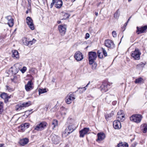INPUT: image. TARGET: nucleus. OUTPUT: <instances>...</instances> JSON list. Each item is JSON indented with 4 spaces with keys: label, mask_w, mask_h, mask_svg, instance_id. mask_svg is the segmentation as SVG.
<instances>
[{
    "label": "nucleus",
    "mask_w": 147,
    "mask_h": 147,
    "mask_svg": "<svg viewBox=\"0 0 147 147\" xmlns=\"http://www.w3.org/2000/svg\"><path fill=\"white\" fill-rule=\"evenodd\" d=\"M90 129L89 128L85 127L79 131L80 137L83 138L84 136L88 134L89 131Z\"/></svg>",
    "instance_id": "12"
},
{
    "label": "nucleus",
    "mask_w": 147,
    "mask_h": 147,
    "mask_svg": "<svg viewBox=\"0 0 147 147\" xmlns=\"http://www.w3.org/2000/svg\"><path fill=\"white\" fill-rule=\"evenodd\" d=\"M121 121L119 120L114 121L113 123V127L115 129H120L121 128Z\"/></svg>",
    "instance_id": "17"
},
{
    "label": "nucleus",
    "mask_w": 147,
    "mask_h": 147,
    "mask_svg": "<svg viewBox=\"0 0 147 147\" xmlns=\"http://www.w3.org/2000/svg\"><path fill=\"white\" fill-rule=\"evenodd\" d=\"M86 38H89V34L88 33H86Z\"/></svg>",
    "instance_id": "52"
},
{
    "label": "nucleus",
    "mask_w": 147,
    "mask_h": 147,
    "mask_svg": "<svg viewBox=\"0 0 147 147\" xmlns=\"http://www.w3.org/2000/svg\"><path fill=\"white\" fill-rule=\"evenodd\" d=\"M101 2H100L98 4H97V6H98L99 5L101 4Z\"/></svg>",
    "instance_id": "62"
},
{
    "label": "nucleus",
    "mask_w": 147,
    "mask_h": 147,
    "mask_svg": "<svg viewBox=\"0 0 147 147\" xmlns=\"http://www.w3.org/2000/svg\"><path fill=\"white\" fill-rule=\"evenodd\" d=\"M10 98V96H8L7 95V97L6 98H7V99H9Z\"/></svg>",
    "instance_id": "57"
},
{
    "label": "nucleus",
    "mask_w": 147,
    "mask_h": 147,
    "mask_svg": "<svg viewBox=\"0 0 147 147\" xmlns=\"http://www.w3.org/2000/svg\"><path fill=\"white\" fill-rule=\"evenodd\" d=\"M137 30L136 32L138 34L145 32V31L147 30V25L139 28L138 26L136 27Z\"/></svg>",
    "instance_id": "14"
},
{
    "label": "nucleus",
    "mask_w": 147,
    "mask_h": 147,
    "mask_svg": "<svg viewBox=\"0 0 147 147\" xmlns=\"http://www.w3.org/2000/svg\"><path fill=\"white\" fill-rule=\"evenodd\" d=\"M55 4V7L57 8H60L63 5L61 0H52V2L51 4L50 8H52L54 5Z\"/></svg>",
    "instance_id": "5"
},
{
    "label": "nucleus",
    "mask_w": 147,
    "mask_h": 147,
    "mask_svg": "<svg viewBox=\"0 0 147 147\" xmlns=\"http://www.w3.org/2000/svg\"><path fill=\"white\" fill-rule=\"evenodd\" d=\"M88 56L89 64H92L97 57L96 53L95 52L90 51L88 53Z\"/></svg>",
    "instance_id": "1"
},
{
    "label": "nucleus",
    "mask_w": 147,
    "mask_h": 147,
    "mask_svg": "<svg viewBox=\"0 0 147 147\" xmlns=\"http://www.w3.org/2000/svg\"><path fill=\"white\" fill-rule=\"evenodd\" d=\"M61 23V21H57V23L59 24L60 23Z\"/></svg>",
    "instance_id": "61"
},
{
    "label": "nucleus",
    "mask_w": 147,
    "mask_h": 147,
    "mask_svg": "<svg viewBox=\"0 0 147 147\" xmlns=\"http://www.w3.org/2000/svg\"><path fill=\"white\" fill-rule=\"evenodd\" d=\"M21 127V129H22V130L24 131L25 130V128H24V127Z\"/></svg>",
    "instance_id": "56"
},
{
    "label": "nucleus",
    "mask_w": 147,
    "mask_h": 147,
    "mask_svg": "<svg viewBox=\"0 0 147 147\" xmlns=\"http://www.w3.org/2000/svg\"><path fill=\"white\" fill-rule=\"evenodd\" d=\"M67 109L63 108V110L61 111V113L62 114L65 115L67 113Z\"/></svg>",
    "instance_id": "44"
},
{
    "label": "nucleus",
    "mask_w": 147,
    "mask_h": 147,
    "mask_svg": "<svg viewBox=\"0 0 147 147\" xmlns=\"http://www.w3.org/2000/svg\"><path fill=\"white\" fill-rule=\"evenodd\" d=\"M76 0H71V1L72 2H74V1H75Z\"/></svg>",
    "instance_id": "64"
},
{
    "label": "nucleus",
    "mask_w": 147,
    "mask_h": 147,
    "mask_svg": "<svg viewBox=\"0 0 147 147\" xmlns=\"http://www.w3.org/2000/svg\"><path fill=\"white\" fill-rule=\"evenodd\" d=\"M12 57L16 58H18L19 57V54L17 51L16 50H13L12 51Z\"/></svg>",
    "instance_id": "21"
},
{
    "label": "nucleus",
    "mask_w": 147,
    "mask_h": 147,
    "mask_svg": "<svg viewBox=\"0 0 147 147\" xmlns=\"http://www.w3.org/2000/svg\"><path fill=\"white\" fill-rule=\"evenodd\" d=\"M55 78H53V80H52V81L53 82H54L55 81Z\"/></svg>",
    "instance_id": "60"
},
{
    "label": "nucleus",
    "mask_w": 147,
    "mask_h": 147,
    "mask_svg": "<svg viewBox=\"0 0 147 147\" xmlns=\"http://www.w3.org/2000/svg\"><path fill=\"white\" fill-rule=\"evenodd\" d=\"M117 117L118 120L123 121L125 119L123 111H119L117 113Z\"/></svg>",
    "instance_id": "11"
},
{
    "label": "nucleus",
    "mask_w": 147,
    "mask_h": 147,
    "mask_svg": "<svg viewBox=\"0 0 147 147\" xmlns=\"http://www.w3.org/2000/svg\"><path fill=\"white\" fill-rule=\"evenodd\" d=\"M47 92L46 89L45 88L41 89H40L39 90V94L40 95V94H43Z\"/></svg>",
    "instance_id": "37"
},
{
    "label": "nucleus",
    "mask_w": 147,
    "mask_h": 147,
    "mask_svg": "<svg viewBox=\"0 0 147 147\" xmlns=\"http://www.w3.org/2000/svg\"><path fill=\"white\" fill-rule=\"evenodd\" d=\"M74 57L78 61L82 60L83 58V55L80 51L76 52L75 54Z\"/></svg>",
    "instance_id": "13"
},
{
    "label": "nucleus",
    "mask_w": 147,
    "mask_h": 147,
    "mask_svg": "<svg viewBox=\"0 0 147 147\" xmlns=\"http://www.w3.org/2000/svg\"><path fill=\"white\" fill-rule=\"evenodd\" d=\"M75 99V95L73 94L69 93L67 95L66 97L65 102L67 104H69Z\"/></svg>",
    "instance_id": "8"
},
{
    "label": "nucleus",
    "mask_w": 147,
    "mask_h": 147,
    "mask_svg": "<svg viewBox=\"0 0 147 147\" xmlns=\"http://www.w3.org/2000/svg\"><path fill=\"white\" fill-rule=\"evenodd\" d=\"M112 34L113 37H116L117 36V34L116 32L115 31H113L112 32Z\"/></svg>",
    "instance_id": "48"
},
{
    "label": "nucleus",
    "mask_w": 147,
    "mask_h": 147,
    "mask_svg": "<svg viewBox=\"0 0 147 147\" xmlns=\"http://www.w3.org/2000/svg\"><path fill=\"white\" fill-rule=\"evenodd\" d=\"M101 90L102 92H107L110 88V84L106 82H104L100 86Z\"/></svg>",
    "instance_id": "4"
},
{
    "label": "nucleus",
    "mask_w": 147,
    "mask_h": 147,
    "mask_svg": "<svg viewBox=\"0 0 147 147\" xmlns=\"http://www.w3.org/2000/svg\"><path fill=\"white\" fill-rule=\"evenodd\" d=\"M104 45L106 47L111 49H114L115 47V45L113 41L109 39H107L105 40Z\"/></svg>",
    "instance_id": "7"
},
{
    "label": "nucleus",
    "mask_w": 147,
    "mask_h": 147,
    "mask_svg": "<svg viewBox=\"0 0 147 147\" xmlns=\"http://www.w3.org/2000/svg\"><path fill=\"white\" fill-rule=\"evenodd\" d=\"M58 125V121L56 119H54L52 122L51 126L52 127V129H54Z\"/></svg>",
    "instance_id": "22"
},
{
    "label": "nucleus",
    "mask_w": 147,
    "mask_h": 147,
    "mask_svg": "<svg viewBox=\"0 0 147 147\" xmlns=\"http://www.w3.org/2000/svg\"><path fill=\"white\" fill-rule=\"evenodd\" d=\"M127 22L124 24L123 27H125L127 25Z\"/></svg>",
    "instance_id": "54"
},
{
    "label": "nucleus",
    "mask_w": 147,
    "mask_h": 147,
    "mask_svg": "<svg viewBox=\"0 0 147 147\" xmlns=\"http://www.w3.org/2000/svg\"><path fill=\"white\" fill-rule=\"evenodd\" d=\"M111 97L107 96L105 98V100L107 103L109 104L111 101Z\"/></svg>",
    "instance_id": "41"
},
{
    "label": "nucleus",
    "mask_w": 147,
    "mask_h": 147,
    "mask_svg": "<svg viewBox=\"0 0 147 147\" xmlns=\"http://www.w3.org/2000/svg\"><path fill=\"white\" fill-rule=\"evenodd\" d=\"M22 105L24 108L25 107H28L31 105V102L29 101L28 102H24L22 104Z\"/></svg>",
    "instance_id": "28"
},
{
    "label": "nucleus",
    "mask_w": 147,
    "mask_h": 147,
    "mask_svg": "<svg viewBox=\"0 0 147 147\" xmlns=\"http://www.w3.org/2000/svg\"><path fill=\"white\" fill-rule=\"evenodd\" d=\"M3 103L2 102H0V113H1V110L3 108Z\"/></svg>",
    "instance_id": "47"
},
{
    "label": "nucleus",
    "mask_w": 147,
    "mask_h": 147,
    "mask_svg": "<svg viewBox=\"0 0 147 147\" xmlns=\"http://www.w3.org/2000/svg\"><path fill=\"white\" fill-rule=\"evenodd\" d=\"M119 9H117L114 15V17L115 18H118L119 16Z\"/></svg>",
    "instance_id": "34"
},
{
    "label": "nucleus",
    "mask_w": 147,
    "mask_h": 147,
    "mask_svg": "<svg viewBox=\"0 0 147 147\" xmlns=\"http://www.w3.org/2000/svg\"><path fill=\"white\" fill-rule=\"evenodd\" d=\"M26 23L29 27L31 30H34V29L33 21L32 18L29 16L27 17L26 19Z\"/></svg>",
    "instance_id": "10"
},
{
    "label": "nucleus",
    "mask_w": 147,
    "mask_h": 147,
    "mask_svg": "<svg viewBox=\"0 0 147 147\" xmlns=\"http://www.w3.org/2000/svg\"><path fill=\"white\" fill-rule=\"evenodd\" d=\"M146 62H145L144 63L141 62L140 63L136 65V68L139 69V68L143 67L145 66V65H146Z\"/></svg>",
    "instance_id": "27"
},
{
    "label": "nucleus",
    "mask_w": 147,
    "mask_h": 147,
    "mask_svg": "<svg viewBox=\"0 0 147 147\" xmlns=\"http://www.w3.org/2000/svg\"><path fill=\"white\" fill-rule=\"evenodd\" d=\"M90 82L89 81L87 84L86 86L82 87V88H81V87H79L78 88V89L79 90V92L80 93H82V92H84L86 90V87H87L90 84Z\"/></svg>",
    "instance_id": "23"
},
{
    "label": "nucleus",
    "mask_w": 147,
    "mask_h": 147,
    "mask_svg": "<svg viewBox=\"0 0 147 147\" xmlns=\"http://www.w3.org/2000/svg\"><path fill=\"white\" fill-rule=\"evenodd\" d=\"M4 144H0V147H4L3 146Z\"/></svg>",
    "instance_id": "55"
},
{
    "label": "nucleus",
    "mask_w": 147,
    "mask_h": 147,
    "mask_svg": "<svg viewBox=\"0 0 147 147\" xmlns=\"http://www.w3.org/2000/svg\"><path fill=\"white\" fill-rule=\"evenodd\" d=\"M94 63L92 65V69L93 70H95L97 67V64L96 63Z\"/></svg>",
    "instance_id": "45"
},
{
    "label": "nucleus",
    "mask_w": 147,
    "mask_h": 147,
    "mask_svg": "<svg viewBox=\"0 0 147 147\" xmlns=\"http://www.w3.org/2000/svg\"><path fill=\"white\" fill-rule=\"evenodd\" d=\"M62 15L63 17L61 20H65L66 19L68 18L69 17L70 15L68 13H62Z\"/></svg>",
    "instance_id": "31"
},
{
    "label": "nucleus",
    "mask_w": 147,
    "mask_h": 147,
    "mask_svg": "<svg viewBox=\"0 0 147 147\" xmlns=\"http://www.w3.org/2000/svg\"><path fill=\"white\" fill-rule=\"evenodd\" d=\"M142 118V116L140 114H134L130 118V120L133 122L139 123L140 122Z\"/></svg>",
    "instance_id": "3"
},
{
    "label": "nucleus",
    "mask_w": 147,
    "mask_h": 147,
    "mask_svg": "<svg viewBox=\"0 0 147 147\" xmlns=\"http://www.w3.org/2000/svg\"><path fill=\"white\" fill-rule=\"evenodd\" d=\"M0 97L3 99L6 98L7 97V94L5 92H3L0 94Z\"/></svg>",
    "instance_id": "33"
},
{
    "label": "nucleus",
    "mask_w": 147,
    "mask_h": 147,
    "mask_svg": "<svg viewBox=\"0 0 147 147\" xmlns=\"http://www.w3.org/2000/svg\"><path fill=\"white\" fill-rule=\"evenodd\" d=\"M58 29L60 35L62 36H64L66 32V26L65 25H59L58 26Z\"/></svg>",
    "instance_id": "9"
},
{
    "label": "nucleus",
    "mask_w": 147,
    "mask_h": 147,
    "mask_svg": "<svg viewBox=\"0 0 147 147\" xmlns=\"http://www.w3.org/2000/svg\"><path fill=\"white\" fill-rule=\"evenodd\" d=\"M15 108L16 110L17 111H19L24 109L22 104L21 105H16Z\"/></svg>",
    "instance_id": "32"
},
{
    "label": "nucleus",
    "mask_w": 147,
    "mask_h": 147,
    "mask_svg": "<svg viewBox=\"0 0 147 147\" xmlns=\"http://www.w3.org/2000/svg\"><path fill=\"white\" fill-rule=\"evenodd\" d=\"M3 37L2 36H0V42H1L3 41Z\"/></svg>",
    "instance_id": "51"
},
{
    "label": "nucleus",
    "mask_w": 147,
    "mask_h": 147,
    "mask_svg": "<svg viewBox=\"0 0 147 147\" xmlns=\"http://www.w3.org/2000/svg\"><path fill=\"white\" fill-rule=\"evenodd\" d=\"M131 18V16L128 19V20H127V23L129 22V20H130V18Z\"/></svg>",
    "instance_id": "59"
},
{
    "label": "nucleus",
    "mask_w": 147,
    "mask_h": 147,
    "mask_svg": "<svg viewBox=\"0 0 147 147\" xmlns=\"http://www.w3.org/2000/svg\"><path fill=\"white\" fill-rule=\"evenodd\" d=\"M12 18V17L10 16H8L6 17V18L7 20L8 21L11 20Z\"/></svg>",
    "instance_id": "49"
},
{
    "label": "nucleus",
    "mask_w": 147,
    "mask_h": 147,
    "mask_svg": "<svg viewBox=\"0 0 147 147\" xmlns=\"http://www.w3.org/2000/svg\"><path fill=\"white\" fill-rule=\"evenodd\" d=\"M6 90H7L9 92H10L13 91L14 90L13 88H11L7 85L6 86Z\"/></svg>",
    "instance_id": "35"
},
{
    "label": "nucleus",
    "mask_w": 147,
    "mask_h": 147,
    "mask_svg": "<svg viewBox=\"0 0 147 147\" xmlns=\"http://www.w3.org/2000/svg\"><path fill=\"white\" fill-rule=\"evenodd\" d=\"M28 41L29 40L26 38H24L23 39V42L26 45L28 46Z\"/></svg>",
    "instance_id": "38"
},
{
    "label": "nucleus",
    "mask_w": 147,
    "mask_h": 147,
    "mask_svg": "<svg viewBox=\"0 0 147 147\" xmlns=\"http://www.w3.org/2000/svg\"><path fill=\"white\" fill-rule=\"evenodd\" d=\"M28 13V9L27 10V11H26V13L27 14V13Z\"/></svg>",
    "instance_id": "63"
},
{
    "label": "nucleus",
    "mask_w": 147,
    "mask_h": 147,
    "mask_svg": "<svg viewBox=\"0 0 147 147\" xmlns=\"http://www.w3.org/2000/svg\"><path fill=\"white\" fill-rule=\"evenodd\" d=\"M129 146L127 143L125 142H119L117 145V147H128Z\"/></svg>",
    "instance_id": "20"
},
{
    "label": "nucleus",
    "mask_w": 147,
    "mask_h": 147,
    "mask_svg": "<svg viewBox=\"0 0 147 147\" xmlns=\"http://www.w3.org/2000/svg\"><path fill=\"white\" fill-rule=\"evenodd\" d=\"M97 54L99 58L101 59L103 58V54L100 51V50H98V51Z\"/></svg>",
    "instance_id": "39"
},
{
    "label": "nucleus",
    "mask_w": 147,
    "mask_h": 147,
    "mask_svg": "<svg viewBox=\"0 0 147 147\" xmlns=\"http://www.w3.org/2000/svg\"><path fill=\"white\" fill-rule=\"evenodd\" d=\"M117 103V101H114L112 102V104L113 105H116Z\"/></svg>",
    "instance_id": "50"
},
{
    "label": "nucleus",
    "mask_w": 147,
    "mask_h": 147,
    "mask_svg": "<svg viewBox=\"0 0 147 147\" xmlns=\"http://www.w3.org/2000/svg\"><path fill=\"white\" fill-rule=\"evenodd\" d=\"M142 127L143 132L144 133H146L147 130V124L146 123L144 124Z\"/></svg>",
    "instance_id": "29"
},
{
    "label": "nucleus",
    "mask_w": 147,
    "mask_h": 147,
    "mask_svg": "<svg viewBox=\"0 0 147 147\" xmlns=\"http://www.w3.org/2000/svg\"><path fill=\"white\" fill-rule=\"evenodd\" d=\"M29 142V140L27 138H24L20 140L19 142V144L22 146H24L27 144Z\"/></svg>",
    "instance_id": "19"
},
{
    "label": "nucleus",
    "mask_w": 147,
    "mask_h": 147,
    "mask_svg": "<svg viewBox=\"0 0 147 147\" xmlns=\"http://www.w3.org/2000/svg\"><path fill=\"white\" fill-rule=\"evenodd\" d=\"M32 84L33 83L32 81L30 80L28 81L27 84L25 85V89L27 91H29L33 88V87L32 86Z\"/></svg>",
    "instance_id": "18"
},
{
    "label": "nucleus",
    "mask_w": 147,
    "mask_h": 147,
    "mask_svg": "<svg viewBox=\"0 0 147 147\" xmlns=\"http://www.w3.org/2000/svg\"><path fill=\"white\" fill-rule=\"evenodd\" d=\"M5 100L4 102L5 103H7V102L8 101V99L7 98H5L4 99Z\"/></svg>",
    "instance_id": "53"
},
{
    "label": "nucleus",
    "mask_w": 147,
    "mask_h": 147,
    "mask_svg": "<svg viewBox=\"0 0 147 147\" xmlns=\"http://www.w3.org/2000/svg\"><path fill=\"white\" fill-rule=\"evenodd\" d=\"M7 24L10 27H12L14 24L13 19L12 18L11 20L8 21Z\"/></svg>",
    "instance_id": "30"
},
{
    "label": "nucleus",
    "mask_w": 147,
    "mask_h": 147,
    "mask_svg": "<svg viewBox=\"0 0 147 147\" xmlns=\"http://www.w3.org/2000/svg\"><path fill=\"white\" fill-rule=\"evenodd\" d=\"M36 41V40L34 39H33L32 40L29 41L28 42V45H30V46L32 45L33 43H35Z\"/></svg>",
    "instance_id": "40"
},
{
    "label": "nucleus",
    "mask_w": 147,
    "mask_h": 147,
    "mask_svg": "<svg viewBox=\"0 0 147 147\" xmlns=\"http://www.w3.org/2000/svg\"><path fill=\"white\" fill-rule=\"evenodd\" d=\"M98 138L96 140V141L98 142L104 140L105 138V135L103 132H100L98 133L97 134Z\"/></svg>",
    "instance_id": "15"
},
{
    "label": "nucleus",
    "mask_w": 147,
    "mask_h": 147,
    "mask_svg": "<svg viewBox=\"0 0 147 147\" xmlns=\"http://www.w3.org/2000/svg\"><path fill=\"white\" fill-rule=\"evenodd\" d=\"M95 14L96 16H98V12H95Z\"/></svg>",
    "instance_id": "58"
},
{
    "label": "nucleus",
    "mask_w": 147,
    "mask_h": 147,
    "mask_svg": "<svg viewBox=\"0 0 147 147\" xmlns=\"http://www.w3.org/2000/svg\"><path fill=\"white\" fill-rule=\"evenodd\" d=\"M51 137L52 140L54 144H57L59 143L60 138L59 136L54 134L52 135Z\"/></svg>",
    "instance_id": "16"
},
{
    "label": "nucleus",
    "mask_w": 147,
    "mask_h": 147,
    "mask_svg": "<svg viewBox=\"0 0 147 147\" xmlns=\"http://www.w3.org/2000/svg\"><path fill=\"white\" fill-rule=\"evenodd\" d=\"M141 53L140 50L137 49H136L134 51H132L131 53V56L136 60L140 59V56Z\"/></svg>",
    "instance_id": "2"
},
{
    "label": "nucleus",
    "mask_w": 147,
    "mask_h": 147,
    "mask_svg": "<svg viewBox=\"0 0 147 147\" xmlns=\"http://www.w3.org/2000/svg\"><path fill=\"white\" fill-rule=\"evenodd\" d=\"M101 49H102V51L103 52L102 54H104V55L105 57L107 56V53L106 51L105 50V49L102 48H101Z\"/></svg>",
    "instance_id": "43"
},
{
    "label": "nucleus",
    "mask_w": 147,
    "mask_h": 147,
    "mask_svg": "<svg viewBox=\"0 0 147 147\" xmlns=\"http://www.w3.org/2000/svg\"><path fill=\"white\" fill-rule=\"evenodd\" d=\"M68 127L69 128L70 132H72L74 130L76 129V126H75L74 124H71L69 125Z\"/></svg>",
    "instance_id": "24"
},
{
    "label": "nucleus",
    "mask_w": 147,
    "mask_h": 147,
    "mask_svg": "<svg viewBox=\"0 0 147 147\" xmlns=\"http://www.w3.org/2000/svg\"><path fill=\"white\" fill-rule=\"evenodd\" d=\"M47 124L45 122H42L38 124L34 127V129L37 131H41L43 130L47 126Z\"/></svg>",
    "instance_id": "6"
},
{
    "label": "nucleus",
    "mask_w": 147,
    "mask_h": 147,
    "mask_svg": "<svg viewBox=\"0 0 147 147\" xmlns=\"http://www.w3.org/2000/svg\"><path fill=\"white\" fill-rule=\"evenodd\" d=\"M29 126V124L28 123H25L22 124L21 125L22 127H24L25 129L28 128Z\"/></svg>",
    "instance_id": "36"
},
{
    "label": "nucleus",
    "mask_w": 147,
    "mask_h": 147,
    "mask_svg": "<svg viewBox=\"0 0 147 147\" xmlns=\"http://www.w3.org/2000/svg\"><path fill=\"white\" fill-rule=\"evenodd\" d=\"M143 79L141 77L136 79L135 82L136 84H141L143 82Z\"/></svg>",
    "instance_id": "25"
},
{
    "label": "nucleus",
    "mask_w": 147,
    "mask_h": 147,
    "mask_svg": "<svg viewBox=\"0 0 147 147\" xmlns=\"http://www.w3.org/2000/svg\"><path fill=\"white\" fill-rule=\"evenodd\" d=\"M113 112H112V113L106 115L105 116V118L107 120V119H108V118H110L111 117L113 116Z\"/></svg>",
    "instance_id": "42"
},
{
    "label": "nucleus",
    "mask_w": 147,
    "mask_h": 147,
    "mask_svg": "<svg viewBox=\"0 0 147 147\" xmlns=\"http://www.w3.org/2000/svg\"><path fill=\"white\" fill-rule=\"evenodd\" d=\"M72 132H70L69 128H68L67 127V128H66L65 131L63 132V134H65V136H66Z\"/></svg>",
    "instance_id": "26"
},
{
    "label": "nucleus",
    "mask_w": 147,
    "mask_h": 147,
    "mask_svg": "<svg viewBox=\"0 0 147 147\" xmlns=\"http://www.w3.org/2000/svg\"><path fill=\"white\" fill-rule=\"evenodd\" d=\"M26 70V67H24L21 70L22 73H24Z\"/></svg>",
    "instance_id": "46"
}]
</instances>
